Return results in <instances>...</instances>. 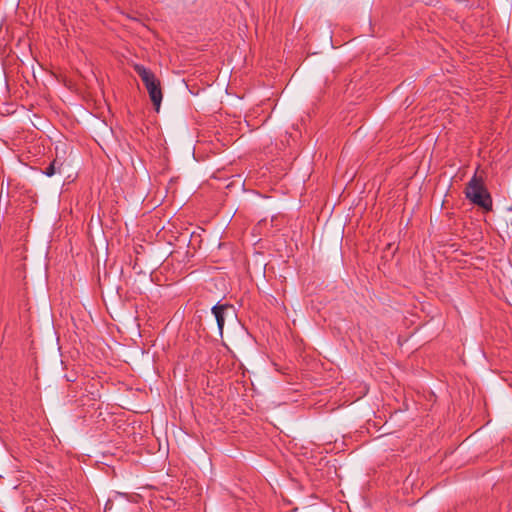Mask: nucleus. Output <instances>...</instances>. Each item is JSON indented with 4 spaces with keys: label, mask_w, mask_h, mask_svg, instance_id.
<instances>
[{
    "label": "nucleus",
    "mask_w": 512,
    "mask_h": 512,
    "mask_svg": "<svg viewBox=\"0 0 512 512\" xmlns=\"http://www.w3.org/2000/svg\"><path fill=\"white\" fill-rule=\"evenodd\" d=\"M464 194L472 204L484 209L485 211L492 210V197L485 186L483 177L477 176L475 173L466 184Z\"/></svg>",
    "instance_id": "1"
},
{
    "label": "nucleus",
    "mask_w": 512,
    "mask_h": 512,
    "mask_svg": "<svg viewBox=\"0 0 512 512\" xmlns=\"http://www.w3.org/2000/svg\"><path fill=\"white\" fill-rule=\"evenodd\" d=\"M134 71L141 78L145 88L148 91L150 100L155 110L158 112L163 98L160 80L150 69L143 65L136 64L134 66Z\"/></svg>",
    "instance_id": "2"
},
{
    "label": "nucleus",
    "mask_w": 512,
    "mask_h": 512,
    "mask_svg": "<svg viewBox=\"0 0 512 512\" xmlns=\"http://www.w3.org/2000/svg\"><path fill=\"white\" fill-rule=\"evenodd\" d=\"M230 307L231 306L228 305V304H222V305L221 304H216L212 308V313H213V315L216 318L217 325H218L220 333H222V330H223V327H224V323H225L224 313Z\"/></svg>",
    "instance_id": "3"
},
{
    "label": "nucleus",
    "mask_w": 512,
    "mask_h": 512,
    "mask_svg": "<svg viewBox=\"0 0 512 512\" xmlns=\"http://www.w3.org/2000/svg\"><path fill=\"white\" fill-rule=\"evenodd\" d=\"M63 163L59 162L58 159H54L48 167L45 168L44 174L48 177H52L57 172H60Z\"/></svg>",
    "instance_id": "4"
}]
</instances>
